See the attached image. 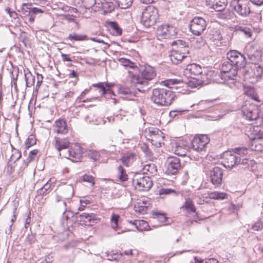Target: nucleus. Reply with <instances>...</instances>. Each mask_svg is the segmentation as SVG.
I'll list each match as a JSON object with an SVG mask.
<instances>
[{"mask_svg":"<svg viewBox=\"0 0 263 263\" xmlns=\"http://www.w3.org/2000/svg\"><path fill=\"white\" fill-rule=\"evenodd\" d=\"M156 75L153 67L149 65L138 67V70L129 72V81L135 86L143 85L146 86L148 81L153 79Z\"/></svg>","mask_w":263,"mask_h":263,"instance_id":"obj_1","label":"nucleus"},{"mask_svg":"<svg viewBox=\"0 0 263 263\" xmlns=\"http://www.w3.org/2000/svg\"><path fill=\"white\" fill-rule=\"evenodd\" d=\"M172 45L176 46L173 48L170 54V59L174 64H178L183 60L190 59L188 56L190 47L185 41L177 40L173 42Z\"/></svg>","mask_w":263,"mask_h":263,"instance_id":"obj_2","label":"nucleus"},{"mask_svg":"<svg viewBox=\"0 0 263 263\" xmlns=\"http://www.w3.org/2000/svg\"><path fill=\"white\" fill-rule=\"evenodd\" d=\"M248 154L247 148L238 147L233 151H227L223 153V164L227 168L231 169L240 163L241 157H245Z\"/></svg>","mask_w":263,"mask_h":263,"instance_id":"obj_3","label":"nucleus"},{"mask_svg":"<svg viewBox=\"0 0 263 263\" xmlns=\"http://www.w3.org/2000/svg\"><path fill=\"white\" fill-rule=\"evenodd\" d=\"M175 97L174 92L171 90L155 88L152 91L151 100L158 105L167 106L172 103Z\"/></svg>","mask_w":263,"mask_h":263,"instance_id":"obj_4","label":"nucleus"},{"mask_svg":"<svg viewBox=\"0 0 263 263\" xmlns=\"http://www.w3.org/2000/svg\"><path fill=\"white\" fill-rule=\"evenodd\" d=\"M158 18L157 9L154 6H148L142 12L141 22L146 28H149L156 24Z\"/></svg>","mask_w":263,"mask_h":263,"instance_id":"obj_5","label":"nucleus"},{"mask_svg":"<svg viewBox=\"0 0 263 263\" xmlns=\"http://www.w3.org/2000/svg\"><path fill=\"white\" fill-rule=\"evenodd\" d=\"M133 185L139 191H147L153 185L151 178L142 174H137L134 175L132 180Z\"/></svg>","mask_w":263,"mask_h":263,"instance_id":"obj_6","label":"nucleus"},{"mask_svg":"<svg viewBox=\"0 0 263 263\" xmlns=\"http://www.w3.org/2000/svg\"><path fill=\"white\" fill-rule=\"evenodd\" d=\"M177 33V29L174 26L168 24H162L156 29V34L159 40L172 39Z\"/></svg>","mask_w":263,"mask_h":263,"instance_id":"obj_7","label":"nucleus"},{"mask_svg":"<svg viewBox=\"0 0 263 263\" xmlns=\"http://www.w3.org/2000/svg\"><path fill=\"white\" fill-rule=\"evenodd\" d=\"M250 5L248 0H233L231 4L232 8L241 16H247L250 13Z\"/></svg>","mask_w":263,"mask_h":263,"instance_id":"obj_8","label":"nucleus"},{"mask_svg":"<svg viewBox=\"0 0 263 263\" xmlns=\"http://www.w3.org/2000/svg\"><path fill=\"white\" fill-rule=\"evenodd\" d=\"M59 192V194L55 196V201L59 202L62 201L64 209H66V204L65 200L70 199L73 196V186L71 184L61 185Z\"/></svg>","mask_w":263,"mask_h":263,"instance_id":"obj_9","label":"nucleus"},{"mask_svg":"<svg viewBox=\"0 0 263 263\" xmlns=\"http://www.w3.org/2000/svg\"><path fill=\"white\" fill-rule=\"evenodd\" d=\"M207 26L206 21L201 17L195 16L190 23V30L191 32L199 36L205 30Z\"/></svg>","mask_w":263,"mask_h":263,"instance_id":"obj_10","label":"nucleus"},{"mask_svg":"<svg viewBox=\"0 0 263 263\" xmlns=\"http://www.w3.org/2000/svg\"><path fill=\"white\" fill-rule=\"evenodd\" d=\"M241 110L243 116L249 121L255 120L258 117L257 107L249 101L245 102L241 108Z\"/></svg>","mask_w":263,"mask_h":263,"instance_id":"obj_11","label":"nucleus"},{"mask_svg":"<svg viewBox=\"0 0 263 263\" xmlns=\"http://www.w3.org/2000/svg\"><path fill=\"white\" fill-rule=\"evenodd\" d=\"M263 73V69L258 64H252L250 69L246 72L245 78L249 79L250 82L255 83L258 81Z\"/></svg>","mask_w":263,"mask_h":263,"instance_id":"obj_12","label":"nucleus"},{"mask_svg":"<svg viewBox=\"0 0 263 263\" xmlns=\"http://www.w3.org/2000/svg\"><path fill=\"white\" fill-rule=\"evenodd\" d=\"M209 142L210 138L206 135H198L195 137L192 141V148L198 152H205Z\"/></svg>","mask_w":263,"mask_h":263,"instance_id":"obj_13","label":"nucleus"},{"mask_svg":"<svg viewBox=\"0 0 263 263\" xmlns=\"http://www.w3.org/2000/svg\"><path fill=\"white\" fill-rule=\"evenodd\" d=\"M227 58L237 68L243 67L246 63V58L236 50H231L227 53Z\"/></svg>","mask_w":263,"mask_h":263,"instance_id":"obj_14","label":"nucleus"},{"mask_svg":"<svg viewBox=\"0 0 263 263\" xmlns=\"http://www.w3.org/2000/svg\"><path fill=\"white\" fill-rule=\"evenodd\" d=\"M246 135L251 141L259 140L261 138L263 135V125H250L246 127Z\"/></svg>","mask_w":263,"mask_h":263,"instance_id":"obj_15","label":"nucleus"},{"mask_svg":"<svg viewBox=\"0 0 263 263\" xmlns=\"http://www.w3.org/2000/svg\"><path fill=\"white\" fill-rule=\"evenodd\" d=\"M82 154V148L78 144H74L66 153H63L62 155L63 157L69 159L72 161H79Z\"/></svg>","mask_w":263,"mask_h":263,"instance_id":"obj_16","label":"nucleus"},{"mask_svg":"<svg viewBox=\"0 0 263 263\" xmlns=\"http://www.w3.org/2000/svg\"><path fill=\"white\" fill-rule=\"evenodd\" d=\"M180 159L175 157H170L166 161V173L168 175H175L180 169Z\"/></svg>","mask_w":263,"mask_h":263,"instance_id":"obj_17","label":"nucleus"},{"mask_svg":"<svg viewBox=\"0 0 263 263\" xmlns=\"http://www.w3.org/2000/svg\"><path fill=\"white\" fill-rule=\"evenodd\" d=\"M209 178L212 184L218 186L221 184L223 177V172L221 168L215 167L210 170L209 172Z\"/></svg>","mask_w":263,"mask_h":263,"instance_id":"obj_18","label":"nucleus"},{"mask_svg":"<svg viewBox=\"0 0 263 263\" xmlns=\"http://www.w3.org/2000/svg\"><path fill=\"white\" fill-rule=\"evenodd\" d=\"M221 72L226 74L228 78L233 79L237 73V69L229 60L224 61L221 67Z\"/></svg>","mask_w":263,"mask_h":263,"instance_id":"obj_19","label":"nucleus"},{"mask_svg":"<svg viewBox=\"0 0 263 263\" xmlns=\"http://www.w3.org/2000/svg\"><path fill=\"white\" fill-rule=\"evenodd\" d=\"M95 215L93 214H88L84 213L81 214L78 217V220L80 223L85 226L93 225L96 223L95 221L97 220L95 218Z\"/></svg>","mask_w":263,"mask_h":263,"instance_id":"obj_20","label":"nucleus"},{"mask_svg":"<svg viewBox=\"0 0 263 263\" xmlns=\"http://www.w3.org/2000/svg\"><path fill=\"white\" fill-rule=\"evenodd\" d=\"M205 1L206 5L216 11L223 10L226 6L227 0H206Z\"/></svg>","mask_w":263,"mask_h":263,"instance_id":"obj_21","label":"nucleus"},{"mask_svg":"<svg viewBox=\"0 0 263 263\" xmlns=\"http://www.w3.org/2000/svg\"><path fill=\"white\" fill-rule=\"evenodd\" d=\"M53 143L54 147L60 153V155H62L61 152L68 148L70 142L67 139H60L55 137Z\"/></svg>","mask_w":263,"mask_h":263,"instance_id":"obj_22","label":"nucleus"},{"mask_svg":"<svg viewBox=\"0 0 263 263\" xmlns=\"http://www.w3.org/2000/svg\"><path fill=\"white\" fill-rule=\"evenodd\" d=\"M68 131L66 121L63 119L55 121L54 125V132L57 134H65Z\"/></svg>","mask_w":263,"mask_h":263,"instance_id":"obj_23","label":"nucleus"},{"mask_svg":"<svg viewBox=\"0 0 263 263\" xmlns=\"http://www.w3.org/2000/svg\"><path fill=\"white\" fill-rule=\"evenodd\" d=\"M118 61L120 64L123 66L128 68L129 69L128 70V79L129 80V72L135 71L138 70V66L137 63L132 62L129 59L121 58L118 59Z\"/></svg>","mask_w":263,"mask_h":263,"instance_id":"obj_24","label":"nucleus"},{"mask_svg":"<svg viewBox=\"0 0 263 263\" xmlns=\"http://www.w3.org/2000/svg\"><path fill=\"white\" fill-rule=\"evenodd\" d=\"M157 134L155 136L152 137L150 140L152 144L156 147H161L163 144V134L160 130H156Z\"/></svg>","mask_w":263,"mask_h":263,"instance_id":"obj_25","label":"nucleus"},{"mask_svg":"<svg viewBox=\"0 0 263 263\" xmlns=\"http://www.w3.org/2000/svg\"><path fill=\"white\" fill-rule=\"evenodd\" d=\"M164 85L171 89H176L181 87L183 83L181 80L178 79H168L164 82Z\"/></svg>","mask_w":263,"mask_h":263,"instance_id":"obj_26","label":"nucleus"},{"mask_svg":"<svg viewBox=\"0 0 263 263\" xmlns=\"http://www.w3.org/2000/svg\"><path fill=\"white\" fill-rule=\"evenodd\" d=\"M208 194L205 191L198 190L196 192L194 195V199L199 204H202L206 202L208 199Z\"/></svg>","mask_w":263,"mask_h":263,"instance_id":"obj_27","label":"nucleus"},{"mask_svg":"<svg viewBox=\"0 0 263 263\" xmlns=\"http://www.w3.org/2000/svg\"><path fill=\"white\" fill-rule=\"evenodd\" d=\"M188 148V146L183 143H176L174 149V153L177 155L184 156L186 155Z\"/></svg>","mask_w":263,"mask_h":263,"instance_id":"obj_28","label":"nucleus"},{"mask_svg":"<svg viewBox=\"0 0 263 263\" xmlns=\"http://www.w3.org/2000/svg\"><path fill=\"white\" fill-rule=\"evenodd\" d=\"M186 72H189L191 73L192 77L193 76H198L201 73V68L196 64H192L188 65L186 68Z\"/></svg>","mask_w":263,"mask_h":263,"instance_id":"obj_29","label":"nucleus"},{"mask_svg":"<svg viewBox=\"0 0 263 263\" xmlns=\"http://www.w3.org/2000/svg\"><path fill=\"white\" fill-rule=\"evenodd\" d=\"M143 171L144 174H146L148 175L154 176L157 174V168L155 164L149 163L144 165Z\"/></svg>","mask_w":263,"mask_h":263,"instance_id":"obj_30","label":"nucleus"},{"mask_svg":"<svg viewBox=\"0 0 263 263\" xmlns=\"http://www.w3.org/2000/svg\"><path fill=\"white\" fill-rule=\"evenodd\" d=\"M136 159V155L134 153H127L122 157L121 160L126 166L132 165Z\"/></svg>","mask_w":263,"mask_h":263,"instance_id":"obj_31","label":"nucleus"},{"mask_svg":"<svg viewBox=\"0 0 263 263\" xmlns=\"http://www.w3.org/2000/svg\"><path fill=\"white\" fill-rule=\"evenodd\" d=\"M133 225L140 231H147L149 227L148 223L143 220H136Z\"/></svg>","mask_w":263,"mask_h":263,"instance_id":"obj_32","label":"nucleus"},{"mask_svg":"<svg viewBox=\"0 0 263 263\" xmlns=\"http://www.w3.org/2000/svg\"><path fill=\"white\" fill-rule=\"evenodd\" d=\"M208 199L222 200L228 198V195L223 192H212L207 193Z\"/></svg>","mask_w":263,"mask_h":263,"instance_id":"obj_33","label":"nucleus"},{"mask_svg":"<svg viewBox=\"0 0 263 263\" xmlns=\"http://www.w3.org/2000/svg\"><path fill=\"white\" fill-rule=\"evenodd\" d=\"M117 177L121 181L123 182L126 181L128 179V175L125 170L120 165L118 166L117 168Z\"/></svg>","mask_w":263,"mask_h":263,"instance_id":"obj_34","label":"nucleus"},{"mask_svg":"<svg viewBox=\"0 0 263 263\" xmlns=\"http://www.w3.org/2000/svg\"><path fill=\"white\" fill-rule=\"evenodd\" d=\"M105 85L107 87L109 86V85L107 83L104 84V83H101V82L99 83H96V84H93L92 85V86L93 87H98V88H100L101 89L100 91L101 92V95L103 96L105 95L106 93H112V91L109 88L106 89Z\"/></svg>","mask_w":263,"mask_h":263,"instance_id":"obj_35","label":"nucleus"},{"mask_svg":"<svg viewBox=\"0 0 263 263\" xmlns=\"http://www.w3.org/2000/svg\"><path fill=\"white\" fill-rule=\"evenodd\" d=\"M181 208H184L186 209L188 213L196 212V208L193 201L190 198L186 199V201L184 204L182 206Z\"/></svg>","mask_w":263,"mask_h":263,"instance_id":"obj_36","label":"nucleus"},{"mask_svg":"<svg viewBox=\"0 0 263 263\" xmlns=\"http://www.w3.org/2000/svg\"><path fill=\"white\" fill-rule=\"evenodd\" d=\"M95 11H99L102 7V4L100 0H91L90 5L87 6Z\"/></svg>","mask_w":263,"mask_h":263,"instance_id":"obj_37","label":"nucleus"},{"mask_svg":"<svg viewBox=\"0 0 263 263\" xmlns=\"http://www.w3.org/2000/svg\"><path fill=\"white\" fill-rule=\"evenodd\" d=\"M156 130H159L157 128L149 127L146 128L144 130V136L147 140H151L152 139V137L155 136L157 134Z\"/></svg>","mask_w":263,"mask_h":263,"instance_id":"obj_38","label":"nucleus"},{"mask_svg":"<svg viewBox=\"0 0 263 263\" xmlns=\"http://www.w3.org/2000/svg\"><path fill=\"white\" fill-rule=\"evenodd\" d=\"M37 153L38 150L36 149H33L29 152L27 158L24 161L25 166H27L29 163L36 159Z\"/></svg>","mask_w":263,"mask_h":263,"instance_id":"obj_39","label":"nucleus"},{"mask_svg":"<svg viewBox=\"0 0 263 263\" xmlns=\"http://www.w3.org/2000/svg\"><path fill=\"white\" fill-rule=\"evenodd\" d=\"M119 7L121 9H127L130 7L133 0H116Z\"/></svg>","mask_w":263,"mask_h":263,"instance_id":"obj_40","label":"nucleus"},{"mask_svg":"<svg viewBox=\"0 0 263 263\" xmlns=\"http://www.w3.org/2000/svg\"><path fill=\"white\" fill-rule=\"evenodd\" d=\"M120 216L118 214L112 213L110 218V223L112 229L117 230L118 229V221Z\"/></svg>","mask_w":263,"mask_h":263,"instance_id":"obj_41","label":"nucleus"},{"mask_svg":"<svg viewBox=\"0 0 263 263\" xmlns=\"http://www.w3.org/2000/svg\"><path fill=\"white\" fill-rule=\"evenodd\" d=\"M68 39L71 41H84L87 39V36L73 33L68 35Z\"/></svg>","mask_w":263,"mask_h":263,"instance_id":"obj_42","label":"nucleus"},{"mask_svg":"<svg viewBox=\"0 0 263 263\" xmlns=\"http://www.w3.org/2000/svg\"><path fill=\"white\" fill-rule=\"evenodd\" d=\"M203 83L201 80H199L195 78H191L188 82V85L191 88H196L201 85Z\"/></svg>","mask_w":263,"mask_h":263,"instance_id":"obj_43","label":"nucleus"},{"mask_svg":"<svg viewBox=\"0 0 263 263\" xmlns=\"http://www.w3.org/2000/svg\"><path fill=\"white\" fill-rule=\"evenodd\" d=\"M118 92L119 94L123 96H133L132 92L130 88L126 86H122L118 89Z\"/></svg>","mask_w":263,"mask_h":263,"instance_id":"obj_44","label":"nucleus"},{"mask_svg":"<svg viewBox=\"0 0 263 263\" xmlns=\"http://www.w3.org/2000/svg\"><path fill=\"white\" fill-rule=\"evenodd\" d=\"M154 219L158 220L161 225L166 224L167 217L164 214L156 213Z\"/></svg>","mask_w":263,"mask_h":263,"instance_id":"obj_45","label":"nucleus"},{"mask_svg":"<svg viewBox=\"0 0 263 263\" xmlns=\"http://www.w3.org/2000/svg\"><path fill=\"white\" fill-rule=\"evenodd\" d=\"M240 33L244 34L246 37H250L251 36V29L247 27L240 26L238 30Z\"/></svg>","mask_w":263,"mask_h":263,"instance_id":"obj_46","label":"nucleus"},{"mask_svg":"<svg viewBox=\"0 0 263 263\" xmlns=\"http://www.w3.org/2000/svg\"><path fill=\"white\" fill-rule=\"evenodd\" d=\"M36 143V139L34 135H30L25 142L27 148L30 147Z\"/></svg>","mask_w":263,"mask_h":263,"instance_id":"obj_47","label":"nucleus"},{"mask_svg":"<svg viewBox=\"0 0 263 263\" xmlns=\"http://www.w3.org/2000/svg\"><path fill=\"white\" fill-rule=\"evenodd\" d=\"M134 208L136 212H138L142 214L146 213L148 209L146 206H142L140 204H135Z\"/></svg>","mask_w":263,"mask_h":263,"instance_id":"obj_48","label":"nucleus"},{"mask_svg":"<svg viewBox=\"0 0 263 263\" xmlns=\"http://www.w3.org/2000/svg\"><path fill=\"white\" fill-rule=\"evenodd\" d=\"M21 153L17 149H14L12 151V154L11 156L10 159L11 161L16 162L21 158Z\"/></svg>","mask_w":263,"mask_h":263,"instance_id":"obj_49","label":"nucleus"},{"mask_svg":"<svg viewBox=\"0 0 263 263\" xmlns=\"http://www.w3.org/2000/svg\"><path fill=\"white\" fill-rule=\"evenodd\" d=\"M88 156L94 161H97L100 158V154L98 152L91 150L88 153Z\"/></svg>","mask_w":263,"mask_h":263,"instance_id":"obj_50","label":"nucleus"},{"mask_svg":"<svg viewBox=\"0 0 263 263\" xmlns=\"http://www.w3.org/2000/svg\"><path fill=\"white\" fill-rule=\"evenodd\" d=\"M254 231H260L263 230V221H258L256 222L252 227Z\"/></svg>","mask_w":263,"mask_h":263,"instance_id":"obj_51","label":"nucleus"},{"mask_svg":"<svg viewBox=\"0 0 263 263\" xmlns=\"http://www.w3.org/2000/svg\"><path fill=\"white\" fill-rule=\"evenodd\" d=\"M26 85L27 87H30L34 83L35 78L31 74L29 76L25 75Z\"/></svg>","mask_w":263,"mask_h":263,"instance_id":"obj_52","label":"nucleus"},{"mask_svg":"<svg viewBox=\"0 0 263 263\" xmlns=\"http://www.w3.org/2000/svg\"><path fill=\"white\" fill-rule=\"evenodd\" d=\"M82 181L87 182L93 185L95 184L94 178L91 176L85 175L81 179Z\"/></svg>","mask_w":263,"mask_h":263,"instance_id":"obj_53","label":"nucleus"},{"mask_svg":"<svg viewBox=\"0 0 263 263\" xmlns=\"http://www.w3.org/2000/svg\"><path fill=\"white\" fill-rule=\"evenodd\" d=\"M45 8L42 9V8H40L33 7L32 8H30L29 13L34 14L35 15V14H37L43 13V12H45Z\"/></svg>","mask_w":263,"mask_h":263,"instance_id":"obj_54","label":"nucleus"},{"mask_svg":"<svg viewBox=\"0 0 263 263\" xmlns=\"http://www.w3.org/2000/svg\"><path fill=\"white\" fill-rule=\"evenodd\" d=\"M36 240L35 235L32 233L29 234L26 237V241L29 244L34 243Z\"/></svg>","mask_w":263,"mask_h":263,"instance_id":"obj_55","label":"nucleus"},{"mask_svg":"<svg viewBox=\"0 0 263 263\" xmlns=\"http://www.w3.org/2000/svg\"><path fill=\"white\" fill-rule=\"evenodd\" d=\"M174 192V191L167 188H162L159 190L160 195H167L170 194L171 193Z\"/></svg>","mask_w":263,"mask_h":263,"instance_id":"obj_56","label":"nucleus"},{"mask_svg":"<svg viewBox=\"0 0 263 263\" xmlns=\"http://www.w3.org/2000/svg\"><path fill=\"white\" fill-rule=\"evenodd\" d=\"M90 201L88 199H81L80 200L81 206L79 208L80 211L83 210L86 205L90 203Z\"/></svg>","mask_w":263,"mask_h":263,"instance_id":"obj_57","label":"nucleus"},{"mask_svg":"<svg viewBox=\"0 0 263 263\" xmlns=\"http://www.w3.org/2000/svg\"><path fill=\"white\" fill-rule=\"evenodd\" d=\"M111 26L116 31L117 34H121V29H120V28L119 27L117 24H116V23L112 22Z\"/></svg>","mask_w":263,"mask_h":263,"instance_id":"obj_58","label":"nucleus"},{"mask_svg":"<svg viewBox=\"0 0 263 263\" xmlns=\"http://www.w3.org/2000/svg\"><path fill=\"white\" fill-rule=\"evenodd\" d=\"M69 78H74L76 80L73 81V85H75L78 80V75L74 70L72 71L69 74Z\"/></svg>","mask_w":263,"mask_h":263,"instance_id":"obj_59","label":"nucleus"},{"mask_svg":"<svg viewBox=\"0 0 263 263\" xmlns=\"http://www.w3.org/2000/svg\"><path fill=\"white\" fill-rule=\"evenodd\" d=\"M16 209H17V208L16 206H14V208L13 209V216L11 219V224L10 225V228L12 227V224H13V223L16 220Z\"/></svg>","mask_w":263,"mask_h":263,"instance_id":"obj_60","label":"nucleus"},{"mask_svg":"<svg viewBox=\"0 0 263 263\" xmlns=\"http://www.w3.org/2000/svg\"><path fill=\"white\" fill-rule=\"evenodd\" d=\"M64 19L66 20H67L69 22H76V18L75 16L73 15H64Z\"/></svg>","mask_w":263,"mask_h":263,"instance_id":"obj_61","label":"nucleus"},{"mask_svg":"<svg viewBox=\"0 0 263 263\" xmlns=\"http://www.w3.org/2000/svg\"><path fill=\"white\" fill-rule=\"evenodd\" d=\"M248 157V155L245 157H241L240 158V163L243 165H246L248 164L249 160Z\"/></svg>","mask_w":263,"mask_h":263,"instance_id":"obj_62","label":"nucleus"},{"mask_svg":"<svg viewBox=\"0 0 263 263\" xmlns=\"http://www.w3.org/2000/svg\"><path fill=\"white\" fill-rule=\"evenodd\" d=\"M31 212H29L28 213V216H27V218L26 219V220H25V227L26 228H27L28 226L29 225L30 223V221H31Z\"/></svg>","mask_w":263,"mask_h":263,"instance_id":"obj_63","label":"nucleus"},{"mask_svg":"<svg viewBox=\"0 0 263 263\" xmlns=\"http://www.w3.org/2000/svg\"><path fill=\"white\" fill-rule=\"evenodd\" d=\"M136 204H140L142 206H146L147 208H148L149 203L146 200H139V201Z\"/></svg>","mask_w":263,"mask_h":263,"instance_id":"obj_64","label":"nucleus"}]
</instances>
